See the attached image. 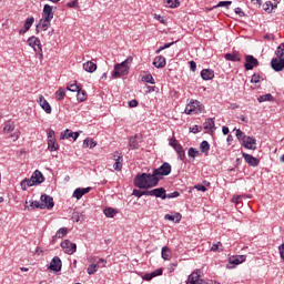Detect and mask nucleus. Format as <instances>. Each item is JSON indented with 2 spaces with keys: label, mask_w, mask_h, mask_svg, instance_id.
<instances>
[{
  "label": "nucleus",
  "mask_w": 284,
  "mask_h": 284,
  "mask_svg": "<svg viewBox=\"0 0 284 284\" xmlns=\"http://www.w3.org/2000/svg\"><path fill=\"white\" fill-rule=\"evenodd\" d=\"M232 1H220L215 8H230Z\"/></svg>",
  "instance_id": "nucleus-48"
},
{
  "label": "nucleus",
  "mask_w": 284,
  "mask_h": 284,
  "mask_svg": "<svg viewBox=\"0 0 284 284\" xmlns=\"http://www.w3.org/2000/svg\"><path fill=\"white\" fill-rule=\"evenodd\" d=\"M28 43L31 48H33L34 52H41L42 45L39 38L32 36L28 39Z\"/></svg>",
  "instance_id": "nucleus-11"
},
{
  "label": "nucleus",
  "mask_w": 284,
  "mask_h": 284,
  "mask_svg": "<svg viewBox=\"0 0 284 284\" xmlns=\"http://www.w3.org/2000/svg\"><path fill=\"white\" fill-rule=\"evenodd\" d=\"M271 68L275 72H283V70H284V59L283 58H273L271 60Z\"/></svg>",
  "instance_id": "nucleus-9"
},
{
  "label": "nucleus",
  "mask_w": 284,
  "mask_h": 284,
  "mask_svg": "<svg viewBox=\"0 0 284 284\" xmlns=\"http://www.w3.org/2000/svg\"><path fill=\"white\" fill-rule=\"evenodd\" d=\"M153 278H156V276H163V268H156L155 271L151 272Z\"/></svg>",
  "instance_id": "nucleus-50"
},
{
  "label": "nucleus",
  "mask_w": 284,
  "mask_h": 284,
  "mask_svg": "<svg viewBox=\"0 0 284 284\" xmlns=\"http://www.w3.org/2000/svg\"><path fill=\"white\" fill-rule=\"evenodd\" d=\"M68 8H79V0H73L67 3Z\"/></svg>",
  "instance_id": "nucleus-54"
},
{
  "label": "nucleus",
  "mask_w": 284,
  "mask_h": 284,
  "mask_svg": "<svg viewBox=\"0 0 284 284\" xmlns=\"http://www.w3.org/2000/svg\"><path fill=\"white\" fill-rule=\"evenodd\" d=\"M136 139H139V135L129 138V148H131V150H139V142Z\"/></svg>",
  "instance_id": "nucleus-27"
},
{
  "label": "nucleus",
  "mask_w": 284,
  "mask_h": 284,
  "mask_svg": "<svg viewBox=\"0 0 284 284\" xmlns=\"http://www.w3.org/2000/svg\"><path fill=\"white\" fill-rule=\"evenodd\" d=\"M81 135V132L77 131V132H72L69 129L64 130L61 135L60 139H73V141H77V139H79V136Z\"/></svg>",
  "instance_id": "nucleus-16"
},
{
  "label": "nucleus",
  "mask_w": 284,
  "mask_h": 284,
  "mask_svg": "<svg viewBox=\"0 0 284 284\" xmlns=\"http://www.w3.org/2000/svg\"><path fill=\"white\" fill-rule=\"evenodd\" d=\"M181 196V193L179 191H174L172 193H166V199H179Z\"/></svg>",
  "instance_id": "nucleus-49"
},
{
  "label": "nucleus",
  "mask_w": 284,
  "mask_h": 284,
  "mask_svg": "<svg viewBox=\"0 0 284 284\" xmlns=\"http://www.w3.org/2000/svg\"><path fill=\"white\" fill-rule=\"evenodd\" d=\"M168 8H179L181 2L179 0H165Z\"/></svg>",
  "instance_id": "nucleus-41"
},
{
  "label": "nucleus",
  "mask_w": 284,
  "mask_h": 284,
  "mask_svg": "<svg viewBox=\"0 0 284 284\" xmlns=\"http://www.w3.org/2000/svg\"><path fill=\"white\" fill-rule=\"evenodd\" d=\"M45 181V176H43V173L41 171L36 170L31 179H24L21 181L20 185L22 190H28V187H32L33 185H41Z\"/></svg>",
  "instance_id": "nucleus-2"
},
{
  "label": "nucleus",
  "mask_w": 284,
  "mask_h": 284,
  "mask_svg": "<svg viewBox=\"0 0 284 284\" xmlns=\"http://www.w3.org/2000/svg\"><path fill=\"white\" fill-rule=\"evenodd\" d=\"M195 190H197L199 192H207V187L203 184H196Z\"/></svg>",
  "instance_id": "nucleus-53"
},
{
  "label": "nucleus",
  "mask_w": 284,
  "mask_h": 284,
  "mask_svg": "<svg viewBox=\"0 0 284 284\" xmlns=\"http://www.w3.org/2000/svg\"><path fill=\"white\" fill-rule=\"evenodd\" d=\"M201 108V102L197 100H191V102L185 106V114H192V112H196Z\"/></svg>",
  "instance_id": "nucleus-14"
},
{
  "label": "nucleus",
  "mask_w": 284,
  "mask_h": 284,
  "mask_svg": "<svg viewBox=\"0 0 284 284\" xmlns=\"http://www.w3.org/2000/svg\"><path fill=\"white\" fill-rule=\"evenodd\" d=\"M142 81H144V83H150L151 85H154V83H156L154 81V78L148 73L146 75L142 77Z\"/></svg>",
  "instance_id": "nucleus-39"
},
{
  "label": "nucleus",
  "mask_w": 284,
  "mask_h": 284,
  "mask_svg": "<svg viewBox=\"0 0 284 284\" xmlns=\"http://www.w3.org/2000/svg\"><path fill=\"white\" fill-rule=\"evenodd\" d=\"M224 59L226 61H233V62H240L241 61V57H239V52L225 53Z\"/></svg>",
  "instance_id": "nucleus-25"
},
{
  "label": "nucleus",
  "mask_w": 284,
  "mask_h": 284,
  "mask_svg": "<svg viewBox=\"0 0 284 284\" xmlns=\"http://www.w3.org/2000/svg\"><path fill=\"white\" fill-rule=\"evenodd\" d=\"M48 150H50V152H57V150H59V145H57V142H54V140H48Z\"/></svg>",
  "instance_id": "nucleus-34"
},
{
  "label": "nucleus",
  "mask_w": 284,
  "mask_h": 284,
  "mask_svg": "<svg viewBox=\"0 0 284 284\" xmlns=\"http://www.w3.org/2000/svg\"><path fill=\"white\" fill-rule=\"evenodd\" d=\"M152 194L156 199H162V201H165V199H166V193H165V190L163 187L153 189Z\"/></svg>",
  "instance_id": "nucleus-21"
},
{
  "label": "nucleus",
  "mask_w": 284,
  "mask_h": 284,
  "mask_svg": "<svg viewBox=\"0 0 284 284\" xmlns=\"http://www.w3.org/2000/svg\"><path fill=\"white\" fill-rule=\"evenodd\" d=\"M189 63H190L191 72H196V62H194V60H192Z\"/></svg>",
  "instance_id": "nucleus-59"
},
{
  "label": "nucleus",
  "mask_w": 284,
  "mask_h": 284,
  "mask_svg": "<svg viewBox=\"0 0 284 284\" xmlns=\"http://www.w3.org/2000/svg\"><path fill=\"white\" fill-rule=\"evenodd\" d=\"M245 70H254V68H258V59L254 58V55H245Z\"/></svg>",
  "instance_id": "nucleus-5"
},
{
  "label": "nucleus",
  "mask_w": 284,
  "mask_h": 284,
  "mask_svg": "<svg viewBox=\"0 0 284 284\" xmlns=\"http://www.w3.org/2000/svg\"><path fill=\"white\" fill-rule=\"evenodd\" d=\"M235 136L240 141L241 145H243L250 135H246L245 132L241 131V129H236Z\"/></svg>",
  "instance_id": "nucleus-23"
},
{
  "label": "nucleus",
  "mask_w": 284,
  "mask_h": 284,
  "mask_svg": "<svg viewBox=\"0 0 284 284\" xmlns=\"http://www.w3.org/2000/svg\"><path fill=\"white\" fill-rule=\"evenodd\" d=\"M179 264H176V263H171L170 265H169V272H170V274H172V272H174V270H176V266H178Z\"/></svg>",
  "instance_id": "nucleus-62"
},
{
  "label": "nucleus",
  "mask_w": 284,
  "mask_h": 284,
  "mask_svg": "<svg viewBox=\"0 0 284 284\" xmlns=\"http://www.w3.org/2000/svg\"><path fill=\"white\" fill-rule=\"evenodd\" d=\"M130 72V65H125V62H121L114 65L112 71L113 79H121V77L128 75Z\"/></svg>",
  "instance_id": "nucleus-3"
},
{
  "label": "nucleus",
  "mask_w": 284,
  "mask_h": 284,
  "mask_svg": "<svg viewBox=\"0 0 284 284\" xmlns=\"http://www.w3.org/2000/svg\"><path fill=\"white\" fill-rule=\"evenodd\" d=\"M89 192H92V187H78L73 192V199H77V201H81L85 194H89Z\"/></svg>",
  "instance_id": "nucleus-10"
},
{
  "label": "nucleus",
  "mask_w": 284,
  "mask_h": 284,
  "mask_svg": "<svg viewBox=\"0 0 284 284\" xmlns=\"http://www.w3.org/2000/svg\"><path fill=\"white\" fill-rule=\"evenodd\" d=\"M234 12L235 14H239V17H245V12L243 9H241V7L235 8Z\"/></svg>",
  "instance_id": "nucleus-56"
},
{
  "label": "nucleus",
  "mask_w": 284,
  "mask_h": 284,
  "mask_svg": "<svg viewBox=\"0 0 284 284\" xmlns=\"http://www.w3.org/2000/svg\"><path fill=\"white\" fill-rule=\"evenodd\" d=\"M50 21H52V20H48L45 18L40 19L39 23L36 27L37 34H39L41 32V30H43V32H45V30H48L50 28Z\"/></svg>",
  "instance_id": "nucleus-15"
},
{
  "label": "nucleus",
  "mask_w": 284,
  "mask_h": 284,
  "mask_svg": "<svg viewBox=\"0 0 284 284\" xmlns=\"http://www.w3.org/2000/svg\"><path fill=\"white\" fill-rule=\"evenodd\" d=\"M170 174H172V165L164 162L160 168L154 169L152 173H138L134 178V185L139 190H151V187L159 185V181L163 176H170Z\"/></svg>",
  "instance_id": "nucleus-1"
},
{
  "label": "nucleus",
  "mask_w": 284,
  "mask_h": 284,
  "mask_svg": "<svg viewBox=\"0 0 284 284\" xmlns=\"http://www.w3.org/2000/svg\"><path fill=\"white\" fill-rule=\"evenodd\" d=\"M219 247H223V244L221 242L213 244L211 247V252H219Z\"/></svg>",
  "instance_id": "nucleus-52"
},
{
  "label": "nucleus",
  "mask_w": 284,
  "mask_h": 284,
  "mask_svg": "<svg viewBox=\"0 0 284 284\" xmlns=\"http://www.w3.org/2000/svg\"><path fill=\"white\" fill-rule=\"evenodd\" d=\"M99 267V264H90L87 268V272L90 276H92V274H97V268Z\"/></svg>",
  "instance_id": "nucleus-40"
},
{
  "label": "nucleus",
  "mask_w": 284,
  "mask_h": 284,
  "mask_svg": "<svg viewBox=\"0 0 284 284\" xmlns=\"http://www.w3.org/2000/svg\"><path fill=\"white\" fill-rule=\"evenodd\" d=\"M30 207H32L33 210L34 207H37L38 210H43L44 205H42L39 201H32Z\"/></svg>",
  "instance_id": "nucleus-46"
},
{
  "label": "nucleus",
  "mask_w": 284,
  "mask_h": 284,
  "mask_svg": "<svg viewBox=\"0 0 284 284\" xmlns=\"http://www.w3.org/2000/svg\"><path fill=\"white\" fill-rule=\"evenodd\" d=\"M38 103L44 110L45 114H52V106L43 95H39Z\"/></svg>",
  "instance_id": "nucleus-13"
},
{
  "label": "nucleus",
  "mask_w": 284,
  "mask_h": 284,
  "mask_svg": "<svg viewBox=\"0 0 284 284\" xmlns=\"http://www.w3.org/2000/svg\"><path fill=\"white\" fill-rule=\"evenodd\" d=\"M42 19H47V21H52V19H54V11H52V6L50 4L43 6Z\"/></svg>",
  "instance_id": "nucleus-12"
},
{
  "label": "nucleus",
  "mask_w": 284,
  "mask_h": 284,
  "mask_svg": "<svg viewBox=\"0 0 284 284\" xmlns=\"http://www.w3.org/2000/svg\"><path fill=\"white\" fill-rule=\"evenodd\" d=\"M68 234V227H61L60 230L57 231L55 235L52 236L53 241L55 239H63Z\"/></svg>",
  "instance_id": "nucleus-30"
},
{
  "label": "nucleus",
  "mask_w": 284,
  "mask_h": 284,
  "mask_svg": "<svg viewBox=\"0 0 284 284\" xmlns=\"http://www.w3.org/2000/svg\"><path fill=\"white\" fill-rule=\"evenodd\" d=\"M214 77V71L212 69H203L201 71V78L203 81H212Z\"/></svg>",
  "instance_id": "nucleus-18"
},
{
  "label": "nucleus",
  "mask_w": 284,
  "mask_h": 284,
  "mask_svg": "<svg viewBox=\"0 0 284 284\" xmlns=\"http://www.w3.org/2000/svg\"><path fill=\"white\" fill-rule=\"evenodd\" d=\"M242 156H243L245 163H247L251 168H258L261 160H258L257 158H254V155L245 153V152H242Z\"/></svg>",
  "instance_id": "nucleus-7"
},
{
  "label": "nucleus",
  "mask_w": 284,
  "mask_h": 284,
  "mask_svg": "<svg viewBox=\"0 0 284 284\" xmlns=\"http://www.w3.org/2000/svg\"><path fill=\"white\" fill-rule=\"evenodd\" d=\"M47 134H48V141H50V139L54 140V130L49 129Z\"/></svg>",
  "instance_id": "nucleus-57"
},
{
  "label": "nucleus",
  "mask_w": 284,
  "mask_h": 284,
  "mask_svg": "<svg viewBox=\"0 0 284 284\" xmlns=\"http://www.w3.org/2000/svg\"><path fill=\"white\" fill-rule=\"evenodd\" d=\"M80 89L81 88L77 83H72L67 87V90H69V92H79Z\"/></svg>",
  "instance_id": "nucleus-43"
},
{
  "label": "nucleus",
  "mask_w": 284,
  "mask_h": 284,
  "mask_svg": "<svg viewBox=\"0 0 284 284\" xmlns=\"http://www.w3.org/2000/svg\"><path fill=\"white\" fill-rule=\"evenodd\" d=\"M200 150L203 154H207L210 152V142L206 140L202 141L200 144Z\"/></svg>",
  "instance_id": "nucleus-32"
},
{
  "label": "nucleus",
  "mask_w": 284,
  "mask_h": 284,
  "mask_svg": "<svg viewBox=\"0 0 284 284\" xmlns=\"http://www.w3.org/2000/svg\"><path fill=\"white\" fill-rule=\"evenodd\" d=\"M173 216H174L175 223H181V219H183V216L181 215V213H175Z\"/></svg>",
  "instance_id": "nucleus-61"
},
{
  "label": "nucleus",
  "mask_w": 284,
  "mask_h": 284,
  "mask_svg": "<svg viewBox=\"0 0 284 284\" xmlns=\"http://www.w3.org/2000/svg\"><path fill=\"white\" fill-rule=\"evenodd\" d=\"M3 131L4 132H14V123H12V122L7 123L3 128Z\"/></svg>",
  "instance_id": "nucleus-45"
},
{
  "label": "nucleus",
  "mask_w": 284,
  "mask_h": 284,
  "mask_svg": "<svg viewBox=\"0 0 284 284\" xmlns=\"http://www.w3.org/2000/svg\"><path fill=\"white\" fill-rule=\"evenodd\" d=\"M120 159H123V156H118V159H115V163L113 164V169L116 172H121V170H123V163H121Z\"/></svg>",
  "instance_id": "nucleus-35"
},
{
  "label": "nucleus",
  "mask_w": 284,
  "mask_h": 284,
  "mask_svg": "<svg viewBox=\"0 0 284 284\" xmlns=\"http://www.w3.org/2000/svg\"><path fill=\"white\" fill-rule=\"evenodd\" d=\"M271 6H272V1H266L263 4V10H264V12H267V14H272Z\"/></svg>",
  "instance_id": "nucleus-44"
},
{
  "label": "nucleus",
  "mask_w": 284,
  "mask_h": 284,
  "mask_svg": "<svg viewBox=\"0 0 284 284\" xmlns=\"http://www.w3.org/2000/svg\"><path fill=\"white\" fill-rule=\"evenodd\" d=\"M61 247L64 250L65 254L72 256L77 252V243H72L70 240H64L61 242Z\"/></svg>",
  "instance_id": "nucleus-4"
},
{
  "label": "nucleus",
  "mask_w": 284,
  "mask_h": 284,
  "mask_svg": "<svg viewBox=\"0 0 284 284\" xmlns=\"http://www.w3.org/2000/svg\"><path fill=\"white\" fill-rule=\"evenodd\" d=\"M180 143H179V140L176 139V138H171L170 140H169V145H171V148H175V146H178Z\"/></svg>",
  "instance_id": "nucleus-51"
},
{
  "label": "nucleus",
  "mask_w": 284,
  "mask_h": 284,
  "mask_svg": "<svg viewBox=\"0 0 284 284\" xmlns=\"http://www.w3.org/2000/svg\"><path fill=\"white\" fill-rule=\"evenodd\" d=\"M77 99L79 103H83V101L88 99V93L85 92V90L80 89L77 93Z\"/></svg>",
  "instance_id": "nucleus-29"
},
{
  "label": "nucleus",
  "mask_w": 284,
  "mask_h": 284,
  "mask_svg": "<svg viewBox=\"0 0 284 284\" xmlns=\"http://www.w3.org/2000/svg\"><path fill=\"white\" fill-rule=\"evenodd\" d=\"M261 81H263V79L256 73H254L251 78V83H261Z\"/></svg>",
  "instance_id": "nucleus-47"
},
{
  "label": "nucleus",
  "mask_w": 284,
  "mask_h": 284,
  "mask_svg": "<svg viewBox=\"0 0 284 284\" xmlns=\"http://www.w3.org/2000/svg\"><path fill=\"white\" fill-rule=\"evenodd\" d=\"M161 256L163 261H170L172 258V251L168 246L162 247Z\"/></svg>",
  "instance_id": "nucleus-26"
},
{
  "label": "nucleus",
  "mask_w": 284,
  "mask_h": 284,
  "mask_svg": "<svg viewBox=\"0 0 284 284\" xmlns=\"http://www.w3.org/2000/svg\"><path fill=\"white\" fill-rule=\"evenodd\" d=\"M132 194H133V196L141 199V196H143V191L134 189Z\"/></svg>",
  "instance_id": "nucleus-55"
},
{
  "label": "nucleus",
  "mask_w": 284,
  "mask_h": 284,
  "mask_svg": "<svg viewBox=\"0 0 284 284\" xmlns=\"http://www.w3.org/2000/svg\"><path fill=\"white\" fill-rule=\"evenodd\" d=\"M246 150H256V139L248 136L242 144Z\"/></svg>",
  "instance_id": "nucleus-17"
},
{
  "label": "nucleus",
  "mask_w": 284,
  "mask_h": 284,
  "mask_svg": "<svg viewBox=\"0 0 284 284\" xmlns=\"http://www.w3.org/2000/svg\"><path fill=\"white\" fill-rule=\"evenodd\" d=\"M138 105H139V101L138 100L129 101V108H136Z\"/></svg>",
  "instance_id": "nucleus-60"
},
{
  "label": "nucleus",
  "mask_w": 284,
  "mask_h": 284,
  "mask_svg": "<svg viewBox=\"0 0 284 284\" xmlns=\"http://www.w3.org/2000/svg\"><path fill=\"white\" fill-rule=\"evenodd\" d=\"M33 24H34V17H30L24 21L23 28L29 31Z\"/></svg>",
  "instance_id": "nucleus-38"
},
{
  "label": "nucleus",
  "mask_w": 284,
  "mask_h": 284,
  "mask_svg": "<svg viewBox=\"0 0 284 284\" xmlns=\"http://www.w3.org/2000/svg\"><path fill=\"white\" fill-rule=\"evenodd\" d=\"M55 99H57V101H63V99H65V90H63L62 88H60V89L55 92Z\"/></svg>",
  "instance_id": "nucleus-37"
},
{
  "label": "nucleus",
  "mask_w": 284,
  "mask_h": 284,
  "mask_svg": "<svg viewBox=\"0 0 284 284\" xmlns=\"http://www.w3.org/2000/svg\"><path fill=\"white\" fill-rule=\"evenodd\" d=\"M62 267H63V262H61V257L54 256L51 260V263L48 266V270H50L51 272H61Z\"/></svg>",
  "instance_id": "nucleus-6"
},
{
  "label": "nucleus",
  "mask_w": 284,
  "mask_h": 284,
  "mask_svg": "<svg viewBox=\"0 0 284 284\" xmlns=\"http://www.w3.org/2000/svg\"><path fill=\"white\" fill-rule=\"evenodd\" d=\"M41 201V205L43 206V210H52V207H54V199L48 194H42L40 197Z\"/></svg>",
  "instance_id": "nucleus-8"
},
{
  "label": "nucleus",
  "mask_w": 284,
  "mask_h": 284,
  "mask_svg": "<svg viewBox=\"0 0 284 284\" xmlns=\"http://www.w3.org/2000/svg\"><path fill=\"white\" fill-rule=\"evenodd\" d=\"M258 103H264V101H274V95H272L271 93H266L263 95H260L257 98Z\"/></svg>",
  "instance_id": "nucleus-31"
},
{
  "label": "nucleus",
  "mask_w": 284,
  "mask_h": 284,
  "mask_svg": "<svg viewBox=\"0 0 284 284\" xmlns=\"http://www.w3.org/2000/svg\"><path fill=\"white\" fill-rule=\"evenodd\" d=\"M204 130H210L211 132H214L216 130L215 123H214V118H209L205 120L203 123Z\"/></svg>",
  "instance_id": "nucleus-22"
},
{
  "label": "nucleus",
  "mask_w": 284,
  "mask_h": 284,
  "mask_svg": "<svg viewBox=\"0 0 284 284\" xmlns=\"http://www.w3.org/2000/svg\"><path fill=\"white\" fill-rule=\"evenodd\" d=\"M104 215L106 216V219H114V216H116V210L112 207H106L104 209Z\"/></svg>",
  "instance_id": "nucleus-33"
},
{
  "label": "nucleus",
  "mask_w": 284,
  "mask_h": 284,
  "mask_svg": "<svg viewBox=\"0 0 284 284\" xmlns=\"http://www.w3.org/2000/svg\"><path fill=\"white\" fill-rule=\"evenodd\" d=\"M275 54H276L277 59H283V57H284V42H282V43L277 47V49H276V51H275Z\"/></svg>",
  "instance_id": "nucleus-36"
},
{
  "label": "nucleus",
  "mask_w": 284,
  "mask_h": 284,
  "mask_svg": "<svg viewBox=\"0 0 284 284\" xmlns=\"http://www.w3.org/2000/svg\"><path fill=\"white\" fill-rule=\"evenodd\" d=\"M245 255H235L230 257L229 262L231 265H241V263H245Z\"/></svg>",
  "instance_id": "nucleus-20"
},
{
  "label": "nucleus",
  "mask_w": 284,
  "mask_h": 284,
  "mask_svg": "<svg viewBox=\"0 0 284 284\" xmlns=\"http://www.w3.org/2000/svg\"><path fill=\"white\" fill-rule=\"evenodd\" d=\"M165 64H166V61H165V57L163 55H158L153 60V65L158 69L165 68Z\"/></svg>",
  "instance_id": "nucleus-19"
},
{
  "label": "nucleus",
  "mask_w": 284,
  "mask_h": 284,
  "mask_svg": "<svg viewBox=\"0 0 284 284\" xmlns=\"http://www.w3.org/2000/svg\"><path fill=\"white\" fill-rule=\"evenodd\" d=\"M84 148H89L90 150H93V148H97V141H94L91 138H87L83 141Z\"/></svg>",
  "instance_id": "nucleus-28"
},
{
  "label": "nucleus",
  "mask_w": 284,
  "mask_h": 284,
  "mask_svg": "<svg viewBox=\"0 0 284 284\" xmlns=\"http://www.w3.org/2000/svg\"><path fill=\"white\" fill-rule=\"evenodd\" d=\"M178 156L180 161H185V150L179 151Z\"/></svg>",
  "instance_id": "nucleus-58"
},
{
  "label": "nucleus",
  "mask_w": 284,
  "mask_h": 284,
  "mask_svg": "<svg viewBox=\"0 0 284 284\" xmlns=\"http://www.w3.org/2000/svg\"><path fill=\"white\" fill-rule=\"evenodd\" d=\"M278 250H280V256H281L282 261H284V244L280 245Z\"/></svg>",
  "instance_id": "nucleus-63"
},
{
  "label": "nucleus",
  "mask_w": 284,
  "mask_h": 284,
  "mask_svg": "<svg viewBox=\"0 0 284 284\" xmlns=\"http://www.w3.org/2000/svg\"><path fill=\"white\" fill-rule=\"evenodd\" d=\"M187 154L191 159H196V156H199V150L195 148H190Z\"/></svg>",
  "instance_id": "nucleus-42"
},
{
  "label": "nucleus",
  "mask_w": 284,
  "mask_h": 284,
  "mask_svg": "<svg viewBox=\"0 0 284 284\" xmlns=\"http://www.w3.org/2000/svg\"><path fill=\"white\" fill-rule=\"evenodd\" d=\"M152 278H154V276L152 275V273H146V274L143 276V280H144V281H152Z\"/></svg>",
  "instance_id": "nucleus-64"
},
{
  "label": "nucleus",
  "mask_w": 284,
  "mask_h": 284,
  "mask_svg": "<svg viewBox=\"0 0 284 284\" xmlns=\"http://www.w3.org/2000/svg\"><path fill=\"white\" fill-rule=\"evenodd\" d=\"M83 70L89 73L97 72V63L92 61H87L83 63Z\"/></svg>",
  "instance_id": "nucleus-24"
}]
</instances>
